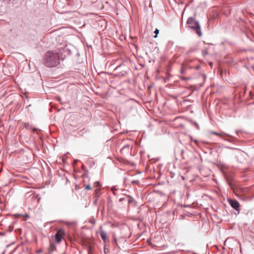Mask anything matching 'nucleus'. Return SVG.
<instances>
[{
	"instance_id": "obj_21",
	"label": "nucleus",
	"mask_w": 254,
	"mask_h": 254,
	"mask_svg": "<svg viewBox=\"0 0 254 254\" xmlns=\"http://www.w3.org/2000/svg\"><path fill=\"white\" fill-rule=\"evenodd\" d=\"M241 132L240 130H236V133L238 136H240L239 133Z\"/></svg>"
},
{
	"instance_id": "obj_17",
	"label": "nucleus",
	"mask_w": 254,
	"mask_h": 254,
	"mask_svg": "<svg viewBox=\"0 0 254 254\" xmlns=\"http://www.w3.org/2000/svg\"><path fill=\"white\" fill-rule=\"evenodd\" d=\"M191 139L192 141L194 142V143L197 145V146H199V142L196 139H192V137H191Z\"/></svg>"
},
{
	"instance_id": "obj_26",
	"label": "nucleus",
	"mask_w": 254,
	"mask_h": 254,
	"mask_svg": "<svg viewBox=\"0 0 254 254\" xmlns=\"http://www.w3.org/2000/svg\"><path fill=\"white\" fill-rule=\"evenodd\" d=\"M195 126H196V128H197V129H198V128H199V126H198V125L197 123H195Z\"/></svg>"
},
{
	"instance_id": "obj_11",
	"label": "nucleus",
	"mask_w": 254,
	"mask_h": 254,
	"mask_svg": "<svg viewBox=\"0 0 254 254\" xmlns=\"http://www.w3.org/2000/svg\"><path fill=\"white\" fill-rule=\"evenodd\" d=\"M100 195H94L93 196V204L96 205L99 199Z\"/></svg>"
},
{
	"instance_id": "obj_3",
	"label": "nucleus",
	"mask_w": 254,
	"mask_h": 254,
	"mask_svg": "<svg viewBox=\"0 0 254 254\" xmlns=\"http://www.w3.org/2000/svg\"><path fill=\"white\" fill-rule=\"evenodd\" d=\"M228 201L230 206L237 211V214H239L240 206L239 202L237 200L232 198H229Z\"/></svg>"
},
{
	"instance_id": "obj_6",
	"label": "nucleus",
	"mask_w": 254,
	"mask_h": 254,
	"mask_svg": "<svg viewBox=\"0 0 254 254\" xmlns=\"http://www.w3.org/2000/svg\"><path fill=\"white\" fill-rule=\"evenodd\" d=\"M64 232L63 229L59 230L56 234V239L58 242H60L64 236Z\"/></svg>"
},
{
	"instance_id": "obj_5",
	"label": "nucleus",
	"mask_w": 254,
	"mask_h": 254,
	"mask_svg": "<svg viewBox=\"0 0 254 254\" xmlns=\"http://www.w3.org/2000/svg\"><path fill=\"white\" fill-rule=\"evenodd\" d=\"M82 169L85 172L84 173H83L82 175H81V177L83 178V183L84 184H87L88 183V182L89 181V178L88 176V171H86L85 169V166L84 165H82Z\"/></svg>"
},
{
	"instance_id": "obj_30",
	"label": "nucleus",
	"mask_w": 254,
	"mask_h": 254,
	"mask_svg": "<svg viewBox=\"0 0 254 254\" xmlns=\"http://www.w3.org/2000/svg\"><path fill=\"white\" fill-rule=\"evenodd\" d=\"M80 245H82V241L81 240V239H80Z\"/></svg>"
},
{
	"instance_id": "obj_28",
	"label": "nucleus",
	"mask_w": 254,
	"mask_h": 254,
	"mask_svg": "<svg viewBox=\"0 0 254 254\" xmlns=\"http://www.w3.org/2000/svg\"><path fill=\"white\" fill-rule=\"evenodd\" d=\"M87 118V120L86 121H85V122L87 121L90 119L89 116Z\"/></svg>"
},
{
	"instance_id": "obj_29",
	"label": "nucleus",
	"mask_w": 254,
	"mask_h": 254,
	"mask_svg": "<svg viewBox=\"0 0 254 254\" xmlns=\"http://www.w3.org/2000/svg\"><path fill=\"white\" fill-rule=\"evenodd\" d=\"M94 0V1H91L90 3H94L95 1H96V0Z\"/></svg>"
},
{
	"instance_id": "obj_14",
	"label": "nucleus",
	"mask_w": 254,
	"mask_h": 254,
	"mask_svg": "<svg viewBox=\"0 0 254 254\" xmlns=\"http://www.w3.org/2000/svg\"><path fill=\"white\" fill-rule=\"evenodd\" d=\"M88 254H94L92 252V248L91 246H89L88 247Z\"/></svg>"
},
{
	"instance_id": "obj_4",
	"label": "nucleus",
	"mask_w": 254,
	"mask_h": 254,
	"mask_svg": "<svg viewBox=\"0 0 254 254\" xmlns=\"http://www.w3.org/2000/svg\"><path fill=\"white\" fill-rule=\"evenodd\" d=\"M210 133L214 134V135H217L218 136H221L224 135L230 137V138H229V139H227V138L224 139L225 140H226V141H229V142H234V141H235L236 140V138L235 137H233L232 136H231L229 134H227V133H224V132L218 133V132H216V131H212L210 132Z\"/></svg>"
},
{
	"instance_id": "obj_1",
	"label": "nucleus",
	"mask_w": 254,
	"mask_h": 254,
	"mask_svg": "<svg viewBox=\"0 0 254 254\" xmlns=\"http://www.w3.org/2000/svg\"><path fill=\"white\" fill-rule=\"evenodd\" d=\"M187 24L189 27L193 30L197 35L199 37L201 36L202 33L198 21L195 20L192 17H190L187 20Z\"/></svg>"
},
{
	"instance_id": "obj_16",
	"label": "nucleus",
	"mask_w": 254,
	"mask_h": 254,
	"mask_svg": "<svg viewBox=\"0 0 254 254\" xmlns=\"http://www.w3.org/2000/svg\"><path fill=\"white\" fill-rule=\"evenodd\" d=\"M100 192V189H96L95 190L94 195H99Z\"/></svg>"
},
{
	"instance_id": "obj_10",
	"label": "nucleus",
	"mask_w": 254,
	"mask_h": 254,
	"mask_svg": "<svg viewBox=\"0 0 254 254\" xmlns=\"http://www.w3.org/2000/svg\"><path fill=\"white\" fill-rule=\"evenodd\" d=\"M130 147V145L127 144L122 148V149H121V151L122 152H123L125 150H127V152H128Z\"/></svg>"
},
{
	"instance_id": "obj_25",
	"label": "nucleus",
	"mask_w": 254,
	"mask_h": 254,
	"mask_svg": "<svg viewBox=\"0 0 254 254\" xmlns=\"http://www.w3.org/2000/svg\"><path fill=\"white\" fill-rule=\"evenodd\" d=\"M115 190V188H112V190L113 191V194L115 195V192H114V190Z\"/></svg>"
},
{
	"instance_id": "obj_23",
	"label": "nucleus",
	"mask_w": 254,
	"mask_h": 254,
	"mask_svg": "<svg viewBox=\"0 0 254 254\" xmlns=\"http://www.w3.org/2000/svg\"><path fill=\"white\" fill-rule=\"evenodd\" d=\"M224 148H228V149H235L234 148L230 147H229V146H224Z\"/></svg>"
},
{
	"instance_id": "obj_20",
	"label": "nucleus",
	"mask_w": 254,
	"mask_h": 254,
	"mask_svg": "<svg viewBox=\"0 0 254 254\" xmlns=\"http://www.w3.org/2000/svg\"><path fill=\"white\" fill-rule=\"evenodd\" d=\"M127 200V196L120 198L119 201L122 202L123 201Z\"/></svg>"
},
{
	"instance_id": "obj_24",
	"label": "nucleus",
	"mask_w": 254,
	"mask_h": 254,
	"mask_svg": "<svg viewBox=\"0 0 254 254\" xmlns=\"http://www.w3.org/2000/svg\"><path fill=\"white\" fill-rule=\"evenodd\" d=\"M42 249H40V250H38L37 251V253H42Z\"/></svg>"
},
{
	"instance_id": "obj_31",
	"label": "nucleus",
	"mask_w": 254,
	"mask_h": 254,
	"mask_svg": "<svg viewBox=\"0 0 254 254\" xmlns=\"http://www.w3.org/2000/svg\"><path fill=\"white\" fill-rule=\"evenodd\" d=\"M135 182V181H132L131 182V183H132V184H133V183H134Z\"/></svg>"
},
{
	"instance_id": "obj_12",
	"label": "nucleus",
	"mask_w": 254,
	"mask_h": 254,
	"mask_svg": "<svg viewBox=\"0 0 254 254\" xmlns=\"http://www.w3.org/2000/svg\"><path fill=\"white\" fill-rule=\"evenodd\" d=\"M55 248V245L53 244H51L50 246V247L49 248V253H52L54 251Z\"/></svg>"
},
{
	"instance_id": "obj_15",
	"label": "nucleus",
	"mask_w": 254,
	"mask_h": 254,
	"mask_svg": "<svg viewBox=\"0 0 254 254\" xmlns=\"http://www.w3.org/2000/svg\"><path fill=\"white\" fill-rule=\"evenodd\" d=\"M159 32V29H158L157 28H156L154 32V33L155 34V35L154 36V38H156L157 37Z\"/></svg>"
},
{
	"instance_id": "obj_8",
	"label": "nucleus",
	"mask_w": 254,
	"mask_h": 254,
	"mask_svg": "<svg viewBox=\"0 0 254 254\" xmlns=\"http://www.w3.org/2000/svg\"><path fill=\"white\" fill-rule=\"evenodd\" d=\"M225 178H226V180L227 181V183L228 185H229V186L231 188V189H234V185L232 182V181L233 180L232 177H231V176L229 177L228 176H226L225 177Z\"/></svg>"
},
{
	"instance_id": "obj_27",
	"label": "nucleus",
	"mask_w": 254,
	"mask_h": 254,
	"mask_svg": "<svg viewBox=\"0 0 254 254\" xmlns=\"http://www.w3.org/2000/svg\"><path fill=\"white\" fill-rule=\"evenodd\" d=\"M122 66V64H120L117 67V69L120 68Z\"/></svg>"
},
{
	"instance_id": "obj_7",
	"label": "nucleus",
	"mask_w": 254,
	"mask_h": 254,
	"mask_svg": "<svg viewBox=\"0 0 254 254\" xmlns=\"http://www.w3.org/2000/svg\"><path fill=\"white\" fill-rule=\"evenodd\" d=\"M99 234L101 239L103 240L104 242L106 243V241L107 240V236L106 232L102 230L101 227Z\"/></svg>"
},
{
	"instance_id": "obj_19",
	"label": "nucleus",
	"mask_w": 254,
	"mask_h": 254,
	"mask_svg": "<svg viewBox=\"0 0 254 254\" xmlns=\"http://www.w3.org/2000/svg\"><path fill=\"white\" fill-rule=\"evenodd\" d=\"M113 244L116 245V246H118V244H117V238L116 237H114V240H113Z\"/></svg>"
},
{
	"instance_id": "obj_2",
	"label": "nucleus",
	"mask_w": 254,
	"mask_h": 254,
	"mask_svg": "<svg viewBox=\"0 0 254 254\" xmlns=\"http://www.w3.org/2000/svg\"><path fill=\"white\" fill-rule=\"evenodd\" d=\"M46 64L49 66H55L59 63V55L57 53L48 52L46 55Z\"/></svg>"
},
{
	"instance_id": "obj_32",
	"label": "nucleus",
	"mask_w": 254,
	"mask_h": 254,
	"mask_svg": "<svg viewBox=\"0 0 254 254\" xmlns=\"http://www.w3.org/2000/svg\"><path fill=\"white\" fill-rule=\"evenodd\" d=\"M81 122H84V120H82Z\"/></svg>"
},
{
	"instance_id": "obj_9",
	"label": "nucleus",
	"mask_w": 254,
	"mask_h": 254,
	"mask_svg": "<svg viewBox=\"0 0 254 254\" xmlns=\"http://www.w3.org/2000/svg\"><path fill=\"white\" fill-rule=\"evenodd\" d=\"M127 201L128 204L134 205L135 204V200L130 195L127 196Z\"/></svg>"
},
{
	"instance_id": "obj_18",
	"label": "nucleus",
	"mask_w": 254,
	"mask_h": 254,
	"mask_svg": "<svg viewBox=\"0 0 254 254\" xmlns=\"http://www.w3.org/2000/svg\"><path fill=\"white\" fill-rule=\"evenodd\" d=\"M100 186H101V184H100V182L97 181V182H95V183H94L95 187H100Z\"/></svg>"
},
{
	"instance_id": "obj_22",
	"label": "nucleus",
	"mask_w": 254,
	"mask_h": 254,
	"mask_svg": "<svg viewBox=\"0 0 254 254\" xmlns=\"http://www.w3.org/2000/svg\"><path fill=\"white\" fill-rule=\"evenodd\" d=\"M202 53L204 56L207 54V52L206 51H203Z\"/></svg>"
},
{
	"instance_id": "obj_13",
	"label": "nucleus",
	"mask_w": 254,
	"mask_h": 254,
	"mask_svg": "<svg viewBox=\"0 0 254 254\" xmlns=\"http://www.w3.org/2000/svg\"><path fill=\"white\" fill-rule=\"evenodd\" d=\"M84 186L85 189L86 190H91V186H90V184H88V183L84 184Z\"/></svg>"
}]
</instances>
